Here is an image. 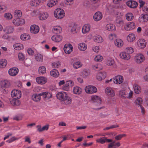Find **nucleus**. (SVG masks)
<instances>
[{
	"instance_id": "nucleus-1",
	"label": "nucleus",
	"mask_w": 148,
	"mask_h": 148,
	"mask_svg": "<svg viewBox=\"0 0 148 148\" xmlns=\"http://www.w3.org/2000/svg\"><path fill=\"white\" fill-rule=\"evenodd\" d=\"M57 97L61 101L65 102L66 104H69L71 103V98L68 95L67 93L64 92H60L56 95Z\"/></svg>"
},
{
	"instance_id": "nucleus-2",
	"label": "nucleus",
	"mask_w": 148,
	"mask_h": 148,
	"mask_svg": "<svg viewBox=\"0 0 148 148\" xmlns=\"http://www.w3.org/2000/svg\"><path fill=\"white\" fill-rule=\"evenodd\" d=\"M54 14L56 18L61 19L64 16L65 12L63 9L61 8H57L55 10Z\"/></svg>"
},
{
	"instance_id": "nucleus-3",
	"label": "nucleus",
	"mask_w": 148,
	"mask_h": 148,
	"mask_svg": "<svg viewBox=\"0 0 148 148\" xmlns=\"http://www.w3.org/2000/svg\"><path fill=\"white\" fill-rule=\"evenodd\" d=\"M145 58L143 54L138 53L136 54L134 57L135 61L137 64H140L145 60Z\"/></svg>"
},
{
	"instance_id": "nucleus-4",
	"label": "nucleus",
	"mask_w": 148,
	"mask_h": 148,
	"mask_svg": "<svg viewBox=\"0 0 148 148\" xmlns=\"http://www.w3.org/2000/svg\"><path fill=\"white\" fill-rule=\"evenodd\" d=\"M85 92L89 94H92L96 93L97 91V88L95 86L89 85L86 86L85 88Z\"/></svg>"
},
{
	"instance_id": "nucleus-5",
	"label": "nucleus",
	"mask_w": 148,
	"mask_h": 148,
	"mask_svg": "<svg viewBox=\"0 0 148 148\" xmlns=\"http://www.w3.org/2000/svg\"><path fill=\"white\" fill-rule=\"evenodd\" d=\"M91 99L94 105L96 106H99L101 104V99L99 96L96 95H92L91 97Z\"/></svg>"
},
{
	"instance_id": "nucleus-6",
	"label": "nucleus",
	"mask_w": 148,
	"mask_h": 148,
	"mask_svg": "<svg viewBox=\"0 0 148 148\" xmlns=\"http://www.w3.org/2000/svg\"><path fill=\"white\" fill-rule=\"evenodd\" d=\"M137 46L140 49L144 48L146 46L147 42L143 38L139 39L136 42Z\"/></svg>"
},
{
	"instance_id": "nucleus-7",
	"label": "nucleus",
	"mask_w": 148,
	"mask_h": 148,
	"mask_svg": "<svg viewBox=\"0 0 148 148\" xmlns=\"http://www.w3.org/2000/svg\"><path fill=\"white\" fill-rule=\"evenodd\" d=\"M11 96L14 99H20L21 96V91L17 90H13L11 93Z\"/></svg>"
},
{
	"instance_id": "nucleus-8",
	"label": "nucleus",
	"mask_w": 148,
	"mask_h": 148,
	"mask_svg": "<svg viewBox=\"0 0 148 148\" xmlns=\"http://www.w3.org/2000/svg\"><path fill=\"white\" fill-rule=\"evenodd\" d=\"M136 24L133 22H129L124 25L125 29L127 31L133 30L135 28Z\"/></svg>"
},
{
	"instance_id": "nucleus-9",
	"label": "nucleus",
	"mask_w": 148,
	"mask_h": 148,
	"mask_svg": "<svg viewBox=\"0 0 148 148\" xmlns=\"http://www.w3.org/2000/svg\"><path fill=\"white\" fill-rule=\"evenodd\" d=\"M25 23V20L23 19H20L16 18L14 19L12 21L13 24L16 26H19L23 25Z\"/></svg>"
},
{
	"instance_id": "nucleus-10",
	"label": "nucleus",
	"mask_w": 148,
	"mask_h": 148,
	"mask_svg": "<svg viewBox=\"0 0 148 148\" xmlns=\"http://www.w3.org/2000/svg\"><path fill=\"white\" fill-rule=\"evenodd\" d=\"M63 49L65 53L69 54L73 51V47L70 44H66L64 45Z\"/></svg>"
},
{
	"instance_id": "nucleus-11",
	"label": "nucleus",
	"mask_w": 148,
	"mask_h": 148,
	"mask_svg": "<svg viewBox=\"0 0 148 148\" xmlns=\"http://www.w3.org/2000/svg\"><path fill=\"white\" fill-rule=\"evenodd\" d=\"M36 81L38 84H44L47 82V79L45 77L41 76L36 78Z\"/></svg>"
},
{
	"instance_id": "nucleus-12",
	"label": "nucleus",
	"mask_w": 148,
	"mask_h": 148,
	"mask_svg": "<svg viewBox=\"0 0 148 148\" xmlns=\"http://www.w3.org/2000/svg\"><path fill=\"white\" fill-rule=\"evenodd\" d=\"M120 58L125 60H128L130 58V56L126 52H122L119 54Z\"/></svg>"
},
{
	"instance_id": "nucleus-13",
	"label": "nucleus",
	"mask_w": 148,
	"mask_h": 148,
	"mask_svg": "<svg viewBox=\"0 0 148 148\" xmlns=\"http://www.w3.org/2000/svg\"><path fill=\"white\" fill-rule=\"evenodd\" d=\"M0 85L1 89L3 90H5V88H8L10 86V82L7 80L1 81Z\"/></svg>"
},
{
	"instance_id": "nucleus-14",
	"label": "nucleus",
	"mask_w": 148,
	"mask_h": 148,
	"mask_svg": "<svg viewBox=\"0 0 148 148\" xmlns=\"http://www.w3.org/2000/svg\"><path fill=\"white\" fill-rule=\"evenodd\" d=\"M103 17V14L101 12L98 11L96 12L93 16V19L96 21L100 20Z\"/></svg>"
},
{
	"instance_id": "nucleus-15",
	"label": "nucleus",
	"mask_w": 148,
	"mask_h": 148,
	"mask_svg": "<svg viewBox=\"0 0 148 148\" xmlns=\"http://www.w3.org/2000/svg\"><path fill=\"white\" fill-rule=\"evenodd\" d=\"M123 79L122 76L117 75L114 78L113 81L116 84H120L123 81Z\"/></svg>"
},
{
	"instance_id": "nucleus-16",
	"label": "nucleus",
	"mask_w": 148,
	"mask_h": 148,
	"mask_svg": "<svg viewBox=\"0 0 148 148\" xmlns=\"http://www.w3.org/2000/svg\"><path fill=\"white\" fill-rule=\"evenodd\" d=\"M30 31L32 33L34 34H37L39 31V27L36 25H32L30 27Z\"/></svg>"
},
{
	"instance_id": "nucleus-17",
	"label": "nucleus",
	"mask_w": 148,
	"mask_h": 148,
	"mask_svg": "<svg viewBox=\"0 0 148 148\" xmlns=\"http://www.w3.org/2000/svg\"><path fill=\"white\" fill-rule=\"evenodd\" d=\"M62 38L61 36L57 34L53 36L51 39L54 42H58L61 41Z\"/></svg>"
},
{
	"instance_id": "nucleus-18",
	"label": "nucleus",
	"mask_w": 148,
	"mask_h": 148,
	"mask_svg": "<svg viewBox=\"0 0 148 148\" xmlns=\"http://www.w3.org/2000/svg\"><path fill=\"white\" fill-rule=\"evenodd\" d=\"M140 22H145L148 21V14H141L139 18Z\"/></svg>"
},
{
	"instance_id": "nucleus-19",
	"label": "nucleus",
	"mask_w": 148,
	"mask_h": 148,
	"mask_svg": "<svg viewBox=\"0 0 148 148\" xmlns=\"http://www.w3.org/2000/svg\"><path fill=\"white\" fill-rule=\"evenodd\" d=\"M105 92L106 94L111 97H113L115 95L114 91L110 87H108L105 89Z\"/></svg>"
},
{
	"instance_id": "nucleus-20",
	"label": "nucleus",
	"mask_w": 148,
	"mask_h": 148,
	"mask_svg": "<svg viewBox=\"0 0 148 148\" xmlns=\"http://www.w3.org/2000/svg\"><path fill=\"white\" fill-rule=\"evenodd\" d=\"M121 145V144L119 142L115 143L114 141H113L111 143L108 145V148H117Z\"/></svg>"
},
{
	"instance_id": "nucleus-21",
	"label": "nucleus",
	"mask_w": 148,
	"mask_h": 148,
	"mask_svg": "<svg viewBox=\"0 0 148 148\" xmlns=\"http://www.w3.org/2000/svg\"><path fill=\"white\" fill-rule=\"evenodd\" d=\"M127 5L131 8H135L137 7L138 4L136 2L134 1H128L127 2Z\"/></svg>"
},
{
	"instance_id": "nucleus-22",
	"label": "nucleus",
	"mask_w": 148,
	"mask_h": 148,
	"mask_svg": "<svg viewBox=\"0 0 148 148\" xmlns=\"http://www.w3.org/2000/svg\"><path fill=\"white\" fill-rule=\"evenodd\" d=\"M41 96H42L41 93L38 94H34L32 96V99L35 102H38L41 99Z\"/></svg>"
},
{
	"instance_id": "nucleus-23",
	"label": "nucleus",
	"mask_w": 148,
	"mask_h": 148,
	"mask_svg": "<svg viewBox=\"0 0 148 148\" xmlns=\"http://www.w3.org/2000/svg\"><path fill=\"white\" fill-rule=\"evenodd\" d=\"M114 45L118 48H121L123 45V41L121 39L118 38L114 41Z\"/></svg>"
},
{
	"instance_id": "nucleus-24",
	"label": "nucleus",
	"mask_w": 148,
	"mask_h": 148,
	"mask_svg": "<svg viewBox=\"0 0 148 148\" xmlns=\"http://www.w3.org/2000/svg\"><path fill=\"white\" fill-rule=\"evenodd\" d=\"M127 40L128 42H131L135 40L136 39V35L133 33L129 34L127 37Z\"/></svg>"
},
{
	"instance_id": "nucleus-25",
	"label": "nucleus",
	"mask_w": 148,
	"mask_h": 148,
	"mask_svg": "<svg viewBox=\"0 0 148 148\" xmlns=\"http://www.w3.org/2000/svg\"><path fill=\"white\" fill-rule=\"evenodd\" d=\"M14 30V28L12 26H8L4 29L3 31L8 34L12 33Z\"/></svg>"
},
{
	"instance_id": "nucleus-26",
	"label": "nucleus",
	"mask_w": 148,
	"mask_h": 148,
	"mask_svg": "<svg viewBox=\"0 0 148 148\" xmlns=\"http://www.w3.org/2000/svg\"><path fill=\"white\" fill-rule=\"evenodd\" d=\"M18 99H11L10 100L11 104L13 106H17L20 105V102Z\"/></svg>"
},
{
	"instance_id": "nucleus-27",
	"label": "nucleus",
	"mask_w": 148,
	"mask_h": 148,
	"mask_svg": "<svg viewBox=\"0 0 148 148\" xmlns=\"http://www.w3.org/2000/svg\"><path fill=\"white\" fill-rule=\"evenodd\" d=\"M106 29L109 31H114L116 30L115 26L112 24H108L106 26Z\"/></svg>"
},
{
	"instance_id": "nucleus-28",
	"label": "nucleus",
	"mask_w": 148,
	"mask_h": 148,
	"mask_svg": "<svg viewBox=\"0 0 148 148\" xmlns=\"http://www.w3.org/2000/svg\"><path fill=\"white\" fill-rule=\"evenodd\" d=\"M57 0H49L47 4V5L48 7H52L56 5L57 3Z\"/></svg>"
},
{
	"instance_id": "nucleus-29",
	"label": "nucleus",
	"mask_w": 148,
	"mask_h": 148,
	"mask_svg": "<svg viewBox=\"0 0 148 148\" xmlns=\"http://www.w3.org/2000/svg\"><path fill=\"white\" fill-rule=\"evenodd\" d=\"M42 96L44 99H48L51 97L52 95L48 92H43L41 93Z\"/></svg>"
},
{
	"instance_id": "nucleus-30",
	"label": "nucleus",
	"mask_w": 148,
	"mask_h": 148,
	"mask_svg": "<svg viewBox=\"0 0 148 148\" xmlns=\"http://www.w3.org/2000/svg\"><path fill=\"white\" fill-rule=\"evenodd\" d=\"M48 16L49 15L47 13L43 12L40 14L39 18L40 20L43 21L46 20Z\"/></svg>"
},
{
	"instance_id": "nucleus-31",
	"label": "nucleus",
	"mask_w": 148,
	"mask_h": 148,
	"mask_svg": "<svg viewBox=\"0 0 148 148\" xmlns=\"http://www.w3.org/2000/svg\"><path fill=\"white\" fill-rule=\"evenodd\" d=\"M94 41L96 42L100 43L103 42V40L102 38L100 36L96 35L93 37Z\"/></svg>"
},
{
	"instance_id": "nucleus-32",
	"label": "nucleus",
	"mask_w": 148,
	"mask_h": 148,
	"mask_svg": "<svg viewBox=\"0 0 148 148\" xmlns=\"http://www.w3.org/2000/svg\"><path fill=\"white\" fill-rule=\"evenodd\" d=\"M62 30L61 27L59 26H54L52 29V32L55 34L60 33Z\"/></svg>"
},
{
	"instance_id": "nucleus-33",
	"label": "nucleus",
	"mask_w": 148,
	"mask_h": 148,
	"mask_svg": "<svg viewBox=\"0 0 148 148\" xmlns=\"http://www.w3.org/2000/svg\"><path fill=\"white\" fill-rule=\"evenodd\" d=\"M34 58L38 62H41L42 61V56L38 53H37L35 54Z\"/></svg>"
},
{
	"instance_id": "nucleus-34",
	"label": "nucleus",
	"mask_w": 148,
	"mask_h": 148,
	"mask_svg": "<svg viewBox=\"0 0 148 148\" xmlns=\"http://www.w3.org/2000/svg\"><path fill=\"white\" fill-rule=\"evenodd\" d=\"M18 69L16 67L10 68L8 71L9 74H17L18 72Z\"/></svg>"
},
{
	"instance_id": "nucleus-35",
	"label": "nucleus",
	"mask_w": 148,
	"mask_h": 148,
	"mask_svg": "<svg viewBox=\"0 0 148 148\" xmlns=\"http://www.w3.org/2000/svg\"><path fill=\"white\" fill-rule=\"evenodd\" d=\"M22 15V12L20 10H16L14 13V15L15 17L16 18H20L21 17Z\"/></svg>"
},
{
	"instance_id": "nucleus-36",
	"label": "nucleus",
	"mask_w": 148,
	"mask_h": 148,
	"mask_svg": "<svg viewBox=\"0 0 148 148\" xmlns=\"http://www.w3.org/2000/svg\"><path fill=\"white\" fill-rule=\"evenodd\" d=\"M133 88L134 92L137 94H138L141 92V88L138 85L135 84L133 85Z\"/></svg>"
},
{
	"instance_id": "nucleus-37",
	"label": "nucleus",
	"mask_w": 148,
	"mask_h": 148,
	"mask_svg": "<svg viewBox=\"0 0 148 148\" xmlns=\"http://www.w3.org/2000/svg\"><path fill=\"white\" fill-rule=\"evenodd\" d=\"M20 38L21 40H29L30 38V36L27 34H24L20 36Z\"/></svg>"
},
{
	"instance_id": "nucleus-38",
	"label": "nucleus",
	"mask_w": 148,
	"mask_h": 148,
	"mask_svg": "<svg viewBox=\"0 0 148 148\" xmlns=\"http://www.w3.org/2000/svg\"><path fill=\"white\" fill-rule=\"evenodd\" d=\"M73 91L74 94L79 95L82 92V90L80 88L76 86L73 88Z\"/></svg>"
},
{
	"instance_id": "nucleus-39",
	"label": "nucleus",
	"mask_w": 148,
	"mask_h": 148,
	"mask_svg": "<svg viewBox=\"0 0 148 148\" xmlns=\"http://www.w3.org/2000/svg\"><path fill=\"white\" fill-rule=\"evenodd\" d=\"M7 62L5 59L0 60V68H4L7 65Z\"/></svg>"
},
{
	"instance_id": "nucleus-40",
	"label": "nucleus",
	"mask_w": 148,
	"mask_h": 148,
	"mask_svg": "<svg viewBox=\"0 0 148 148\" xmlns=\"http://www.w3.org/2000/svg\"><path fill=\"white\" fill-rule=\"evenodd\" d=\"M142 102L143 100L142 98L140 97H138L136 99L134 103L135 105H138L140 106H141Z\"/></svg>"
},
{
	"instance_id": "nucleus-41",
	"label": "nucleus",
	"mask_w": 148,
	"mask_h": 148,
	"mask_svg": "<svg viewBox=\"0 0 148 148\" xmlns=\"http://www.w3.org/2000/svg\"><path fill=\"white\" fill-rule=\"evenodd\" d=\"M46 69L45 66H41L39 68L38 72L39 73L44 74L46 73Z\"/></svg>"
},
{
	"instance_id": "nucleus-42",
	"label": "nucleus",
	"mask_w": 148,
	"mask_h": 148,
	"mask_svg": "<svg viewBox=\"0 0 148 148\" xmlns=\"http://www.w3.org/2000/svg\"><path fill=\"white\" fill-rule=\"evenodd\" d=\"M7 9V7L5 5L0 3V13L5 12Z\"/></svg>"
},
{
	"instance_id": "nucleus-43",
	"label": "nucleus",
	"mask_w": 148,
	"mask_h": 148,
	"mask_svg": "<svg viewBox=\"0 0 148 148\" xmlns=\"http://www.w3.org/2000/svg\"><path fill=\"white\" fill-rule=\"evenodd\" d=\"M40 3V0H32L30 3L31 5L34 6H37Z\"/></svg>"
},
{
	"instance_id": "nucleus-44",
	"label": "nucleus",
	"mask_w": 148,
	"mask_h": 148,
	"mask_svg": "<svg viewBox=\"0 0 148 148\" xmlns=\"http://www.w3.org/2000/svg\"><path fill=\"white\" fill-rule=\"evenodd\" d=\"M126 94L127 92L124 90H121L119 92V96L123 98H127Z\"/></svg>"
},
{
	"instance_id": "nucleus-45",
	"label": "nucleus",
	"mask_w": 148,
	"mask_h": 148,
	"mask_svg": "<svg viewBox=\"0 0 148 148\" xmlns=\"http://www.w3.org/2000/svg\"><path fill=\"white\" fill-rule=\"evenodd\" d=\"M126 17L127 21H131L133 19L134 15L132 13H129L126 14Z\"/></svg>"
},
{
	"instance_id": "nucleus-46",
	"label": "nucleus",
	"mask_w": 148,
	"mask_h": 148,
	"mask_svg": "<svg viewBox=\"0 0 148 148\" xmlns=\"http://www.w3.org/2000/svg\"><path fill=\"white\" fill-rule=\"evenodd\" d=\"M73 65L74 68L77 69L81 67L82 66V64L79 62L77 61L74 63Z\"/></svg>"
},
{
	"instance_id": "nucleus-47",
	"label": "nucleus",
	"mask_w": 148,
	"mask_h": 148,
	"mask_svg": "<svg viewBox=\"0 0 148 148\" xmlns=\"http://www.w3.org/2000/svg\"><path fill=\"white\" fill-rule=\"evenodd\" d=\"M106 137H101L98 139L96 140V141L97 143H99L101 144H103L106 143Z\"/></svg>"
},
{
	"instance_id": "nucleus-48",
	"label": "nucleus",
	"mask_w": 148,
	"mask_h": 148,
	"mask_svg": "<svg viewBox=\"0 0 148 148\" xmlns=\"http://www.w3.org/2000/svg\"><path fill=\"white\" fill-rule=\"evenodd\" d=\"M97 79L99 81L103 80L106 77V75H97L96 76Z\"/></svg>"
},
{
	"instance_id": "nucleus-49",
	"label": "nucleus",
	"mask_w": 148,
	"mask_h": 148,
	"mask_svg": "<svg viewBox=\"0 0 148 148\" xmlns=\"http://www.w3.org/2000/svg\"><path fill=\"white\" fill-rule=\"evenodd\" d=\"M125 51L127 53L130 54L133 53L134 51V48L131 47H127L126 48Z\"/></svg>"
},
{
	"instance_id": "nucleus-50",
	"label": "nucleus",
	"mask_w": 148,
	"mask_h": 148,
	"mask_svg": "<svg viewBox=\"0 0 148 148\" xmlns=\"http://www.w3.org/2000/svg\"><path fill=\"white\" fill-rule=\"evenodd\" d=\"M107 64L108 66H111L114 64V61L112 59L108 58L107 60Z\"/></svg>"
},
{
	"instance_id": "nucleus-51",
	"label": "nucleus",
	"mask_w": 148,
	"mask_h": 148,
	"mask_svg": "<svg viewBox=\"0 0 148 148\" xmlns=\"http://www.w3.org/2000/svg\"><path fill=\"white\" fill-rule=\"evenodd\" d=\"M92 68L93 69L97 71L101 69V66L100 64H93L92 66Z\"/></svg>"
},
{
	"instance_id": "nucleus-52",
	"label": "nucleus",
	"mask_w": 148,
	"mask_h": 148,
	"mask_svg": "<svg viewBox=\"0 0 148 148\" xmlns=\"http://www.w3.org/2000/svg\"><path fill=\"white\" fill-rule=\"evenodd\" d=\"M4 17L7 19H11L12 18V16L10 13H6L4 14Z\"/></svg>"
},
{
	"instance_id": "nucleus-53",
	"label": "nucleus",
	"mask_w": 148,
	"mask_h": 148,
	"mask_svg": "<svg viewBox=\"0 0 148 148\" xmlns=\"http://www.w3.org/2000/svg\"><path fill=\"white\" fill-rule=\"evenodd\" d=\"M103 59V57L102 56L98 55L95 57V60L97 62H100Z\"/></svg>"
},
{
	"instance_id": "nucleus-54",
	"label": "nucleus",
	"mask_w": 148,
	"mask_h": 148,
	"mask_svg": "<svg viewBox=\"0 0 148 148\" xmlns=\"http://www.w3.org/2000/svg\"><path fill=\"white\" fill-rule=\"evenodd\" d=\"M90 26L88 24H85L84 25V30L85 33L88 32L90 30Z\"/></svg>"
},
{
	"instance_id": "nucleus-55",
	"label": "nucleus",
	"mask_w": 148,
	"mask_h": 148,
	"mask_svg": "<svg viewBox=\"0 0 148 148\" xmlns=\"http://www.w3.org/2000/svg\"><path fill=\"white\" fill-rule=\"evenodd\" d=\"M126 136L125 134H120L116 136L115 137V140H120L123 137Z\"/></svg>"
},
{
	"instance_id": "nucleus-56",
	"label": "nucleus",
	"mask_w": 148,
	"mask_h": 148,
	"mask_svg": "<svg viewBox=\"0 0 148 148\" xmlns=\"http://www.w3.org/2000/svg\"><path fill=\"white\" fill-rule=\"evenodd\" d=\"M18 57L19 60L21 61H23L25 59L24 55L22 53H18Z\"/></svg>"
},
{
	"instance_id": "nucleus-57",
	"label": "nucleus",
	"mask_w": 148,
	"mask_h": 148,
	"mask_svg": "<svg viewBox=\"0 0 148 148\" xmlns=\"http://www.w3.org/2000/svg\"><path fill=\"white\" fill-rule=\"evenodd\" d=\"M142 10L144 12L148 14V4H145L142 8Z\"/></svg>"
},
{
	"instance_id": "nucleus-58",
	"label": "nucleus",
	"mask_w": 148,
	"mask_h": 148,
	"mask_svg": "<svg viewBox=\"0 0 148 148\" xmlns=\"http://www.w3.org/2000/svg\"><path fill=\"white\" fill-rule=\"evenodd\" d=\"M25 65L26 66H29L31 65L32 64V61L29 59L26 60L25 62Z\"/></svg>"
},
{
	"instance_id": "nucleus-59",
	"label": "nucleus",
	"mask_w": 148,
	"mask_h": 148,
	"mask_svg": "<svg viewBox=\"0 0 148 148\" xmlns=\"http://www.w3.org/2000/svg\"><path fill=\"white\" fill-rule=\"evenodd\" d=\"M116 35L115 34H110L108 36V38L110 40H112L116 38Z\"/></svg>"
},
{
	"instance_id": "nucleus-60",
	"label": "nucleus",
	"mask_w": 148,
	"mask_h": 148,
	"mask_svg": "<svg viewBox=\"0 0 148 148\" xmlns=\"http://www.w3.org/2000/svg\"><path fill=\"white\" fill-rule=\"evenodd\" d=\"M62 88L64 90L68 91L69 90V86L66 83V84L62 87Z\"/></svg>"
},
{
	"instance_id": "nucleus-61",
	"label": "nucleus",
	"mask_w": 148,
	"mask_h": 148,
	"mask_svg": "<svg viewBox=\"0 0 148 148\" xmlns=\"http://www.w3.org/2000/svg\"><path fill=\"white\" fill-rule=\"evenodd\" d=\"M78 48L79 50L83 51V43L81 42L79 43L78 45Z\"/></svg>"
},
{
	"instance_id": "nucleus-62",
	"label": "nucleus",
	"mask_w": 148,
	"mask_h": 148,
	"mask_svg": "<svg viewBox=\"0 0 148 148\" xmlns=\"http://www.w3.org/2000/svg\"><path fill=\"white\" fill-rule=\"evenodd\" d=\"M66 83L69 86H74V85L73 82L71 80L66 81Z\"/></svg>"
},
{
	"instance_id": "nucleus-63",
	"label": "nucleus",
	"mask_w": 148,
	"mask_h": 148,
	"mask_svg": "<svg viewBox=\"0 0 148 148\" xmlns=\"http://www.w3.org/2000/svg\"><path fill=\"white\" fill-rule=\"evenodd\" d=\"M18 139V138H16L14 137H13L11 138L9 140H7L6 142L8 143H10L15 140H16Z\"/></svg>"
},
{
	"instance_id": "nucleus-64",
	"label": "nucleus",
	"mask_w": 148,
	"mask_h": 148,
	"mask_svg": "<svg viewBox=\"0 0 148 148\" xmlns=\"http://www.w3.org/2000/svg\"><path fill=\"white\" fill-rule=\"evenodd\" d=\"M65 1L66 4L70 5L73 4V0H65Z\"/></svg>"
}]
</instances>
